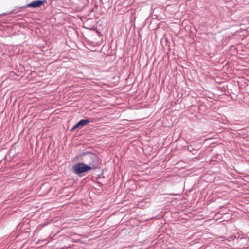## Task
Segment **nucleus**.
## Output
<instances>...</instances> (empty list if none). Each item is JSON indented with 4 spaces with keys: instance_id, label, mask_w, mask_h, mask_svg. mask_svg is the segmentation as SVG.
<instances>
[{
    "instance_id": "obj_2",
    "label": "nucleus",
    "mask_w": 249,
    "mask_h": 249,
    "mask_svg": "<svg viewBox=\"0 0 249 249\" xmlns=\"http://www.w3.org/2000/svg\"><path fill=\"white\" fill-rule=\"evenodd\" d=\"M74 172L77 174H81L90 170L88 165L82 163H78L74 164L72 167Z\"/></svg>"
},
{
    "instance_id": "obj_3",
    "label": "nucleus",
    "mask_w": 249,
    "mask_h": 249,
    "mask_svg": "<svg viewBox=\"0 0 249 249\" xmlns=\"http://www.w3.org/2000/svg\"><path fill=\"white\" fill-rule=\"evenodd\" d=\"M46 2L45 0H36L34 1L27 4L28 7L37 8L41 6L43 4Z\"/></svg>"
},
{
    "instance_id": "obj_4",
    "label": "nucleus",
    "mask_w": 249,
    "mask_h": 249,
    "mask_svg": "<svg viewBox=\"0 0 249 249\" xmlns=\"http://www.w3.org/2000/svg\"><path fill=\"white\" fill-rule=\"evenodd\" d=\"M90 122L89 119H83L79 121L73 127V129H76L78 127H82L86 125Z\"/></svg>"
},
{
    "instance_id": "obj_1",
    "label": "nucleus",
    "mask_w": 249,
    "mask_h": 249,
    "mask_svg": "<svg viewBox=\"0 0 249 249\" xmlns=\"http://www.w3.org/2000/svg\"><path fill=\"white\" fill-rule=\"evenodd\" d=\"M89 167L91 169H95L99 167L100 161L99 157L95 154H91L89 156Z\"/></svg>"
}]
</instances>
